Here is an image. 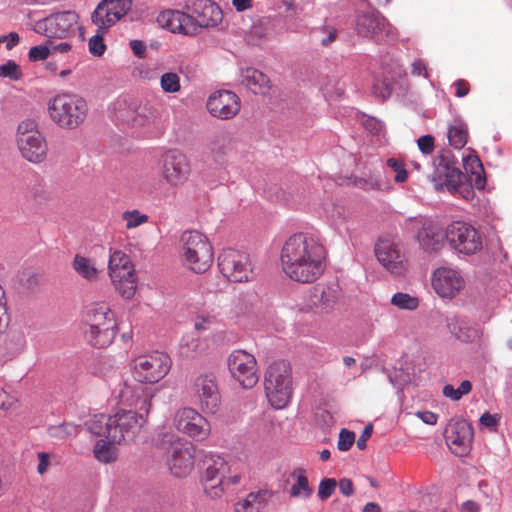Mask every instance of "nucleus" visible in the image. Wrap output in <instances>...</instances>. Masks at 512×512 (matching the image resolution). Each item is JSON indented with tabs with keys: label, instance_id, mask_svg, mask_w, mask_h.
<instances>
[{
	"label": "nucleus",
	"instance_id": "7c9ffc66",
	"mask_svg": "<svg viewBox=\"0 0 512 512\" xmlns=\"http://www.w3.org/2000/svg\"><path fill=\"white\" fill-rule=\"evenodd\" d=\"M232 148L231 136L227 133H219L208 144L209 157L216 163H222Z\"/></svg>",
	"mask_w": 512,
	"mask_h": 512
},
{
	"label": "nucleus",
	"instance_id": "0e129e2a",
	"mask_svg": "<svg viewBox=\"0 0 512 512\" xmlns=\"http://www.w3.org/2000/svg\"><path fill=\"white\" fill-rule=\"evenodd\" d=\"M418 147L424 154H431L434 150V138L431 135L421 136L417 140Z\"/></svg>",
	"mask_w": 512,
	"mask_h": 512
},
{
	"label": "nucleus",
	"instance_id": "f704fd0d",
	"mask_svg": "<svg viewBox=\"0 0 512 512\" xmlns=\"http://www.w3.org/2000/svg\"><path fill=\"white\" fill-rule=\"evenodd\" d=\"M132 75L143 81H152L158 79L160 75L159 58L149 56L146 61L135 65Z\"/></svg>",
	"mask_w": 512,
	"mask_h": 512
},
{
	"label": "nucleus",
	"instance_id": "f8f14e48",
	"mask_svg": "<svg viewBox=\"0 0 512 512\" xmlns=\"http://www.w3.org/2000/svg\"><path fill=\"white\" fill-rule=\"evenodd\" d=\"M218 267L229 281L248 282L254 272L247 253L232 248L224 249L218 256Z\"/></svg>",
	"mask_w": 512,
	"mask_h": 512
},
{
	"label": "nucleus",
	"instance_id": "423d86ee",
	"mask_svg": "<svg viewBox=\"0 0 512 512\" xmlns=\"http://www.w3.org/2000/svg\"><path fill=\"white\" fill-rule=\"evenodd\" d=\"M291 367L285 360L271 363L265 373L264 389L269 403L276 409H282L290 401Z\"/></svg>",
	"mask_w": 512,
	"mask_h": 512
},
{
	"label": "nucleus",
	"instance_id": "680f3d73",
	"mask_svg": "<svg viewBox=\"0 0 512 512\" xmlns=\"http://www.w3.org/2000/svg\"><path fill=\"white\" fill-rule=\"evenodd\" d=\"M51 16L48 15L35 23L34 31L49 38H55L50 27H52Z\"/></svg>",
	"mask_w": 512,
	"mask_h": 512
},
{
	"label": "nucleus",
	"instance_id": "a878e982",
	"mask_svg": "<svg viewBox=\"0 0 512 512\" xmlns=\"http://www.w3.org/2000/svg\"><path fill=\"white\" fill-rule=\"evenodd\" d=\"M445 233L433 223L424 224L417 233V240L420 247L427 253L438 252L444 243Z\"/></svg>",
	"mask_w": 512,
	"mask_h": 512
},
{
	"label": "nucleus",
	"instance_id": "3c124183",
	"mask_svg": "<svg viewBox=\"0 0 512 512\" xmlns=\"http://www.w3.org/2000/svg\"><path fill=\"white\" fill-rule=\"evenodd\" d=\"M109 276L111 278V282H116V281L136 277L135 269H134L133 265H128V267H124V268L123 267H120V268L109 267Z\"/></svg>",
	"mask_w": 512,
	"mask_h": 512
},
{
	"label": "nucleus",
	"instance_id": "c85d7f7f",
	"mask_svg": "<svg viewBox=\"0 0 512 512\" xmlns=\"http://www.w3.org/2000/svg\"><path fill=\"white\" fill-rule=\"evenodd\" d=\"M241 83L254 94L265 95L271 88L269 78L261 71L248 67L242 71Z\"/></svg>",
	"mask_w": 512,
	"mask_h": 512
},
{
	"label": "nucleus",
	"instance_id": "dca6fc26",
	"mask_svg": "<svg viewBox=\"0 0 512 512\" xmlns=\"http://www.w3.org/2000/svg\"><path fill=\"white\" fill-rule=\"evenodd\" d=\"M374 251L377 260L389 272L397 275L404 272L406 260L399 241L389 237L379 238Z\"/></svg>",
	"mask_w": 512,
	"mask_h": 512
},
{
	"label": "nucleus",
	"instance_id": "6e6d98bb",
	"mask_svg": "<svg viewBox=\"0 0 512 512\" xmlns=\"http://www.w3.org/2000/svg\"><path fill=\"white\" fill-rule=\"evenodd\" d=\"M355 442V433L345 428L340 430L337 448L340 451H348Z\"/></svg>",
	"mask_w": 512,
	"mask_h": 512
},
{
	"label": "nucleus",
	"instance_id": "a18cd8bd",
	"mask_svg": "<svg viewBox=\"0 0 512 512\" xmlns=\"http://www.w3.org/2000/svg\"><path fill=\"white\" fill-rule=\"evenodd\" d=\"M22 76L21 68L14 60H8L6 63L0 65L1 78H9L10 80L18 81Z\"/></svg>",
	"mask_w": 512,
	"mask_h": 512
},
{
	"label": "nucleus",
	"instance_id": "f257e3e1",
	"mask_svg": "<svg viewBox=\"0 0 512 512\" xmlns=\"http://www.w3.org/2000/svg\"><path fill=\"white\" fill-rule=\"evenodd\" d=\"M281 269L290 280L310 284L318 280L327 266V250L321 240L309 233H295L283 244Z\"/></svg>",
	"mask_w": 512,
	"mask_h": 512
},
{
	"label": "nucleus",
	"instance_id": "39448f33",
	"mask_svg": "<svg viewBox=\"0 0 512 512\" xmlns=\"http://www.w3.org/2000/svg\"><path fill=\"white\" fill-rule=\"evenodd\" d=\"M181 256L184 265L191 271L201 274L213 263V247L208 238L198 231H185L180 238Z\"/></svg>",
	"mask_w": 512,
	"mask_h": 512
},
{
	"label": "nucleus",
	"instance_id": "f3484780",
	"mask_svg": "<svg viewBox=\"0 0 512 512\" xmlns=\"http://www.w3.org/2000/svg\"><path fill=\"white\" fill-rule=\"evenodd\" d=\"M432 286L442 298H454L465 287L460 271L450 267H440L432 275Z\"/></svg>",
	"mask_w": 512,
	"mask_h": 512
},
{
	"label": "nucleus",
	"instance_id": "4d7b16f0",
	"mask_svg": "<svg viewBox=\"0 0 512 512\" xmlns=\"http://www.w3.org/2000/svg\"><path fill=\"white\" fill-rule=\"evenodd\" d=\"M337 486V482L333 478H325L323 479L318 487V497L321 500L328 499L335 491Z\"/></svg>",
	"mask_w": 512,
	"mask_h": 512
},
{
	"label": "nucleus",
	"instance_id": "79ce46f5",
	"mask_svg": "<svg viewBox=\"0 0 512 512\" xmlns=\"http://www.w3.org/2000/svg\"><path fill=\"white\" fill-rule=\"evenodd\" d=\"M391 304L399 309L416 310L419 306V299L408 293L398 292L391 298Z\"/></svg>",
	"mask_w": 512,
	"mask_h": 512
},
{
	"label": "nucleus",
	"instance_id": "09e8293b",
	"mask_svg": "<svg viewBox=\"0 0 512 512\" xmlns=\"http://www.w3.org/2000/svg\"><path fill=\"white\" fill-rule=\"evenodd\" d=\"M123 220L126 221V228L131 229L135 228L148 220V216L145 214H141L138 210H127L122 214Z\"/></svg>",
	"mask_w": 512,
	"mask_h": 512
},
{
	"label": "nucleus",
	"instance_id": "0eeeda50",
	"mask_svg": "<svg viewBox=\"0 0 512 512\" xmlns=\"http://www.w3.org/2000/svg\"><path fill=\"white\" fill-rule=\"evenodd\" d=\"M196 446L187 439L172 436L165 442L164 461L167 469L176 478H184L195 468Z\"/></svg>",
	"mask_w": 512,
	"mask_h": 512
},
{
	"label": "nucleus",
	"instance_id": "e433bc0d",
	"mask_svg": "<svg viewBox=\"0 0 512 512\" xmlns=\"http://www.w3.org/2000/svg\"><path fill=\"white\" fill-rule=\"evenodd\" d=\"M120 443L121 442H110V440L100 439L96 442L94 446L93 454L95 458L100 462H114L117 459V452L113 445Z\"/></svg>",
	"mask_w": 512,
	"mask_h": 512
},
{
	"label": "nucleus",
	"instance_id": "b1692460",
	"mask_svg": "<svg viewBox=\"0 0 512 512\" xmlns=\"http://www.w3.org/2000/svg\"><path fill=\"white\" fill-rule=\"evenodd\" d=\"M21 155L29 162L41 163L47 155L48 146L41 132L17 140Z\"/></svg>",
	"mask_w": 512,
	"mask_h": 512
},
{
	"label": "nucleus",
	"instance_id": "2eb2a0df",
	"mask_svg": "<svg viewBox=\"0 0 512 512\" xmlns=\"http://www.w3.org/2000/svg\"><path fill=\"white\" fill-rule=\"evenodd\" d=\"M173 425L180 433L195 441H204L211 434L209 421L191 407L179 409L174 415Z\"/></svg>",
	"mask_w": 512,
	"mask_h": 512
},
{
	"label": "nucleus",
	"instance_id": "4c0bfd02",
	"mask_svg": "<svg viewBox=\"0 0 512 512\" xmlns=\"http://www.w3.org/2000/svg\"><path fill=\"white\" fill-rule=\"evenodd\" d=\"M73 269L84 279L92 281L97 279L98 270L91 264L90 259L76 254L73 263Z\"/></svg>",
	"mask_w": 512,
	"mask_h": 512
},
{
	"label": "nucleus",
	"instance_id": "8fccbe9b",
	"mask_svg": "<svg viewBox=\"0 0 512 512\" xmlns=\"http://www.w3.org/2000/svg\"><path fill=\"white\" fill-rule=\"evenodd\" d=\"M107 418L108 417H106L104 414L95 416V419L90 424H88L89 432L96 436H103L106 440H108V434L106 430Z\"/></svg>",
	"mask_w": 512,
	"mask_h": 512
},
{
	"label": "nucleus",
	"instance_id": "393cba45",
	"mask_svg": "<svg viewBox=\"0 0 512 512\" xmlns=\"http://www.w3.org/2000/svg\"><path fill=\"white\" fill-rule=\"evenodd\" d=\"M134 377L146 384H156L160 381V361L156 358L139 356L134 360Z\"/></svg>",
	"mask_w": 512,
	"mask_h": 512
},
{
	"label": "nucleus",
	"instance_id": "ddd939ff",
	"mask_svg": "<svg viewBox=\"0 0 512 512\" xmlns=\"http://www.w3.org/2000/svg\"><path fill=\"white\" fill-rule=\"evenodd\" d=\"M434 171L431 174V182L435 190L447 189L450 192L456 191L462 183L463 174L455 165L453 155L449 151L437 154L433 159Z\"/></svg>",
	"mask_w": 512,
	"mask_h": 512
},
{
	"label": "nucleus",
	"instance_id": "bb28decb",
	"mask_svg": "<svg viewBox=\"0 0 512 512\" xmlns=\"http://www.w3.org/2000/svg\"><path fill=\"white\" fill-rule=\"evenodd\" d=\"M162 28H165L172 33H180L184 35L194 33L190 15L179 10L162 11Z\"/></svg>",
	"mask_w": 512,
	"mask_h": 512
},
{
	"label": "nucleus",
	"instance_id": "603ef678",
	"mask_svg": "<svg viewBox=\"0 0 512 512\" xmlns=\"http://www.w3.org/2000/svg\"><path fill=\"white\" fill-rule=\"evenodd\" d=\"M108 5H111L110 10L113 11V16L116 20H120L131 9L132 0H114L112 2H108Z\"/></svg>",
	"mask_w": 512,
	"mask_h": 512
},
{
	"label": "nucleus",
	"instance_id": "1a4fd4ad",
	"mask_svg": "<svg viewBox=\"0 0 512 512\" xmlns=\"http://www.w3.org/2000/svg\"><path fill=\"white\" fill-rule=\"evenodd\" d=\"M230 472L228 462L220 455L208 454L203 460L200 481L204 493L211 499H218L225 493L226 476Z\"/></svg>",
	"mask_w": 512,
	"mask_h": 512
},
{
	"label": "nucleus",
	"instance_id": "864d4df0",
	"mask_svg": "<svg viewBox=\"0 0 512 512\" xmlns=\"http://www.w3.org/2000/svg\"><path fill=\"white\" fill-rule=\"evenodd\" d=\"M51 54V48L48 45L33 46L29 49L28 59L31 62L46 60Z\"/></svg>",
	"mask_w": 512,
	"mask_h": 512
},
{
	"label": "nucleus",
	"instance_id": "c9c22d12",
	"mask_svg": "<svg viewBox=\"0 0 512 512\" xmlns=\"http://www.w3.org/2000/svg\"><path fill=\"white\" fill-rule=\"evenodd\" d=\"M447 137L449 144L455 149H462L468 139V128L465 122L460 119L454 120L449 126Z\"/></svg>",
	"mask_w": 512,
	"mask_h": 512
},
{
	"label": "nucleus",
	"instance_id": "412c9836",
	"mask_svg": "<svg viewBox=\"0 0 512 512\" xmlns=\"http://www.w3.org/2000/svg\"><path fill=\"white\" fill-rule=\"evenodd\" d=\"M356 30L362 37L382 40L383 35L387 37L390 35L391 26L381 14L366 13L357 17Z\"/></svg>",
	"mask_w": 512,
	"mask_h": 512
},
{
	"label": "nucleus",
	"instance_id": "69168bd1",
	"mask_svg": "<svg viewBox=\"0 0 512 512\" xmlns=\"http://www.w3.org/2000/svg\"><path fill=\"white\" fill-rule=\"evenodd\" d=\"M215 321V317L211 315H199L196 318L194 327L197 331L207 330Z\"/></svg>",
	"mask_w": 512,
	"mask_h": 512
},
{
	"label": "nucleus",
	"instance_id": "338daca9",
	"mask_svg": "<svg viewBox=\"0 0 512 512\" xmlns=\"http://www.w3.org/2000/svg\"><path fill=\"white\" fill-rule=\"evenodd\" d=\"M455 95L459 98L465 97L470 91V84L465 79H458L453 83Z\"/></svg>",
	"mask_w": 512,
	"mask_h": 512
},
{
	"label": "nucleus",
	"instance_id": "de8ad7c7",
	"mask_svg": "<svg viewBox=\"0 0 512 512\" xmlns=\"http://www.w3.org/2000/svg\"><path fill=\"white\" fill-rule=\"evenodd\" d=\"M181 89L180 77L178 74L169 72L162 74V90L167 93H176Z\"/></svg>",
	"mask_w": 512,
	"mask_h": 512
},
{
	"label": "nucleus",
	"instance_id": "7ed1b4c3",
	"mask_svg": "<svg viewBox=\"0 0 512 512\" xmlns=\"http://www.w3.org/2000/svg\"><path fill=\"white\" fill-rule=\"evenodd\" d=\"M158 388L154 390L145 389V398L139 406V412L132 410H122L113 416H108L106 423V430L108 440L110 442H121L126 437H133L135 433L144 424V414L147 416L151 408V400L155 396Z\"/></svg>",
	"mask_w": 512,
	"mask_h": 512
},
{
	"label": "nucleus",
	"instance_id": "bf43d9fd",
	"mask_svg": "<svg viewBox=\"0 0 512 512\" xmlns=\"http://www.w3.org/2000/svg\"><path fill=\"white\" fill-rule=\"evenodd\" d=\"M34 132H40L34 120L26 119L22 121L17 128V140L22 137L32 136Z\"/></svg>",
	"mask_w": 512,
	"mask_h": 512
},
{
	"label": "nucleus",
	"instance_id": "c756f323",
	"mask_svg": "<svg viewBox=\"0 0 512 512\" xmlns=\"http://www.w3.org/2000/svg\"><path fill=\"white\" fill-rule=\"evenodd\" d=\"M273 496L269 490L249 493L245 499L236 503L234 512H261Z\"/></svg>",
	"mask_w": 512,
	"mask_h": 512
},
{
	"label": "nucleus",
	"instance_id": "9b49d317",
	"mask_svg": "<svg viewBox=\"0 0 512 512\" xmlns=\"http://www.w3.org/2000/svg\"><path fill=\"white\" fill-rule=\"evenodd\" d=\"M195 404L204 414H216L221 406V394L215 373L197 375L191 386Z\"/></svg>",
	"mask_w": 512,
	"mask_h": 512
},
{
	"label": "nucleus",
	"instance_id": "37998d69",
	"mask_svg": "<svg viewBox=\"0 0 512 512\" xmlns=\"http://www.w3.org/2000/svg\"><path fill=\"white\" fill-rule=\"evenodd\" d=\"M472 390V384L468 380L461 382L460 386L455 389L452 385L447 384L443 387V395L450 398L453 401H458L463 395L470 393Z\"/></svg>",
	"mask_w": 512,
	"mask_h": 512
},
{
	"label": "nucleus",
	"instance_id": "a211bd4d",
	"mask_svg": "<svg viewBox=\"0 0 512 512\" xmlns=\"http://www.w3.org/2000/svg\"><path fill=\"white\" fill-rule=\"evenodd\" d=\"M209 113L216 118L228 120L240 111V98L232 91L220 90L212 93L206 103Z\"/></svg>",
	"mask_w": 512,
	"mask_h": 512
},
{
	"label": "nucleus",
	"instance_id": "052dcab7",
	"mask_svg": "<svg viewBox=\"0 0 512 512\" xmlns=\"http://www.w3.org/2000/svg\"><path fill=\"white\" fill-rule=\"evenodd\" d=\"M128 265H133L129 256L124 254L121 251H115L109 258L108 268H120V267H128Z\"/></svg>",
	"mask_w": 512,
	"mask_h": 512
},
{
	"label": "nucleus",
	"instance_id": "72a5a7b5",
	"mask_svg": "<svg viewBox=\"0 0 512 512\" xmlns=\"http://www.w3.org/2000/svg\"><path fill=\"white\" fill-rule=\"evenodd\" d=\"M296 482L291 486L289 494L293 498L308 499L313 494V488L309 485L306 472L303 468H296L291 473Z\"/></svg>",
	"mask_w": 512,
	"mask_h": 512
},
{
	"label": "nucleus",
	"instance_id": "5fc2aeb1",
	"mask_svg": "<svg viewBox=\"0 0 512 512\" xmlns=\"http://www.w3.org/2000/svg\"><path fill=\"white\" fill-rule=\"evenodd\" d=\"M89 52L95 57H101L106 51V44L100 34H96L89 39Z\"/></svg>",
	"mask_w": 512,
	"mask_h": 512
},
{
	"label": "nucleus",
	"instance_id": "4be33fe9",
	"mask_svg": "<svg viewBox=\"0 0 512 512\" xmlns=\"http://www.w3.org/2000/svg\"><path fill=\"white\" fill-rule=\"evenodd\" d=\"M189 172V163L184 154L178 151H169L165 154L162 174L168 182L174 185L182 183Z\"/></svg>",
	"mask_w": 512,
	"mask_h": 512
},
{
	"label": "nucleus",
	"instance_id": "6ab92c4d",
	"mask_svg": "<svg viewBox=\"0 0 512 512\" xmlns=\"http://www.w3.org/2000/svg\"><path fill=\"white\" fill-rule=\"evenodd\" d=\"M473 440V428L466 420H457L445 430V441L457 456L465 455Z\"/></svg>",
	"mask_w": 512,
	"mask_h": 512
},
{
	"label": "nucleus",
	"instance_id": "58836bf2",
	"mask_svg": "<svg viewBox=\"0 0 512 512\" xmlns=\"http://www.w3.org/2000/svg\"><path fill=\"white\" fill-rule=\"evenodd\" d=\"M5 349L11 356L18 354L25 345V336L20 330H10L5 337Z\"/></svg>",
	"mask_w": 512,
	"mask_h": 512
},
{
	"label": "nucleus",
	"instance_id": "c03bdc74",
	"mask_svg": "<svg viewBox=\"0 0 512 512\" xmlns=\"http://www.w3.org/2000/svg\"><path fill=\"white\" fill-rule=\"evenodd\" d=\"M112 284L119 294L125 299H131L137 288L136 277L112 282Z\"/></svg>",
	"mask_w": 512,
	"mask_h": 512
},
{
	"label": "nucleus",
	"instance_id": "f03ea898",
	"mask_svg": "<svg viewBox=\"0 0 512 512\" xmlns=\"http://www.w3.org/2000/svg\"><path fill=\"white\" fill-rule=\"evenodd\" d=\"M84 323L88 327L84 330V336L92 347L104 349L113 343L118 324L114 312L106 303L88 306L84 312Z\"/></svg>",
	"mask_w": 512,
	"mask_h": 512
},
{
	"label": "nucleus",
	"instance_id": "cd10ccee",
	"mask_svg": "<svg viewBox=\"0 0 512 512\" xmlns=\"http://www.w3.org/2000/svg\"><path fill=\"white\" fill-rule=\"evenodd\" d=\"M50 16L52 23L50 29L53 30L52 34L55 38L59 39L66 38L74 32V25L79 19L78 14L72 10L51 13Z\"/></svg>",
	"mask_w": 512,
	"mask_h": 512
},
{
	"label": "nucleus",
	"instance_id": "13d9d810",
	"mask_svg": "<svg viewBox=\"0 0 512 512\" xmlns=\"http://www.w3.org/2000/svg\"><path fill=\"white\" fill-rule=\"evenodd\" d=\"M392 93V86L387 80H376L373 84V94L381 99H387Z\"/></svg>",
	"mask_w": 512,
	"mask_h": 512
},
{
	"label": "nucleus",
	"instance_id": "a19ab883",
	"mask_svg": "<svg viewBox=\"0 0 512 512\" xmlns=\"http://www.w3.org/2000/svg\"><path fill=\"white\" fill-rule=\"evenodd\" d=\"M115 370V361L109 355H100L93 364L94 375L106 377Z\"/></svg>",
	"mask_w": 512,
	"mask_h": 512
},
{
	"label": "nucleus",
	"instance_id": "49530a36",
	"mask_svg": "<svg viewBox=\"0 0 512 512\" xmlns=\"http://www.w3.org/2000/svg\"><path fill=\"white\" fill-rule=\"evenodd\" d=\"M387 166L395 172L394 181L396 183H404L408 179V171L405 168V164L402 160L397 158H389L386 162Z\"/></svg>",
	"mask_w": 512,
	"mask_h": 512
},
{
	"label": "nucleus",
	"instance_id": "e2e57ef3",
	"mask_svg": "<svg viewBox=\"0 0 512 512\" xmlns=\"http://www.w3.org/2000/svg\"><path fill=\"white\" fill-rule=\"evenodd\" d=\"M129 46L133 54L140 59H148V57L151 56L149 52H147V46L145 42L142 40H131Z\"/></svg>",
	"mask_w": 512,
	"mask_h": 512
},
{
	"label": "nucleus",
	"instance_id": "473e14b6",
	"mask_svg": "<svg viewBox=\"0 0 512 512\" xmlns=\"http://www.w3.org/2000/svg\"><path fill=\"white\" fill-rule=\"evenodd\" d=\"M463 167L466 173L470 175V182L477 189H483L486 185V178L480 158L471 152L463 158Z\"/></svg>",
	"mask_w": 512,
	"mask_h": 512
},
{
	"label": "nucleus",
	"instance_id": "9d476101",
	"mask_svg": "<svg viewBox=\"0 0 512 512\" xmlns=\"http://www.w3.org/2000/svg\"><path fill=\"white\" fill-rule=\"evenodd\" d=\"M445 239L451 249L464 255H474L483 247L482 234L464 221L450 223L445 229Z\"/></svg>",
	"mask_w": 512,
	"mask_h": 512
},
{
	"label": "nucleus",
	"instance_id": "6e6552de",
	"mask_svg": "<svg viewBox=\"0 0 512 512\" xmlns=\"http://www.w3.org/2000/svg\"><path fill=\"white\" fill-rule=\"evenodd\" d=\"M109 113L118 126H142L157 118L158 110L147 105L142 107L133 96L121 95L111 104Z\"/></svg>",
	"mask_w": 512,
	"mask_h": 512
},
{
	"label": "nucleus",
	"instance_id": "20e7f679",
	"mask_svg": "<svg viewBox=\"0 0 512 512\" xmlns=\"http://www.w3.org/2000/svg\"><path fill=\"white\" fill-rule=\"evenodd\" d=\"M51 119L63 129H76L84 123L88 114L86 100L73 93H62L48 103Z\"/></svg>",
	"mask_w": 512,
	"mask_h": 512
},
{
	"label": "nucleus",
	"instance_id": "2f4dec72",
	"mask_svg": "<svg viewBox=\"0 0 512 512\" xmlns=\"http://www.w3.org/2000/svg\"><path fill=\"white\" fill-rule=\"evenodd\" d=\"M448 331L461 342H472L477 336V330L465 319L451 317L447 319Z\"/></svg>",
	"mask_w": 512,
	"mask_h": 512
},
{
	"label": "nucleus",
	"instance_id": "4468645a",
	"mask_svg": "<svg viewBox=\"0 0 512 512\" xmlns=\"http://www.w3.org/2000/svg\"><path fill=\"white\" fill-rule=\"evenodd\" d=\"M231 377L244 389L253 388L259 380L257 361L245 350H234L227 359Z\"/></svg>",
	"mask_w": 512,
	"mask_h": 512
},
{
	"label": "nucleus",
	"instance_id": "ea45409f",
	"mask_svg": "<svg viewBox=\"0 0 512 512\" xmlns=\"http://www.w3.org/2000/svg\"><path fill=\"white\" fill-rule=\"evenodd\" d=\"M360 186L364 190H376L384 193H389L393 189L388 179L374 175L369 176L367 179H361Z\"/></svg>",
	"mask_w": 512,
	"mask_h": 512
},
{
	"label": "nucleus",
	"instance_id": "5701e85b",
	"mask_svg": "<svg viewBox=\"0 0 512 512\" xmlns=\"http://www.w3.org/2000/svg\"><path fill=\"white\" fill-rule=\"evenodd\" d=\"M339 287L336 285L317 286L307 300V306L315 313H328L339 299Z\"/></svg>",
	"mask_w": 512,
	"mask_h": 512
},
{
	"label": "nucleus",
	"instance_id": "774afa93",
	"mask_svg": "<svg viewBox=\"0 0 512 512\" xmlns=\"http://www.w3.org/2000/svg\"><path fill=\"white\" fill-rule=\"evenodd\" d=\"M411 74L413 76L428 77V70L425 62L422 59L415 60L411 65Z\"/></svg>",
	"mask_w": 512,
	"mask_h": 512
},
{
	"label": "nucleus",
	"instance_id": "aec40b11",
	"mask_svg": "<svg viewBox=\"0 0 512 512\" xmlns=\"http://www.w3.org/2000/svg\"><path fill=\"white\" fill-rule=\"evenodd\" d=\"M192 29L216 27L223 19L221 8L211 0H194L191 5Z\"/></svg>",
	"mask_w": 512,
	"mask_h": 512
}]
</instances>
